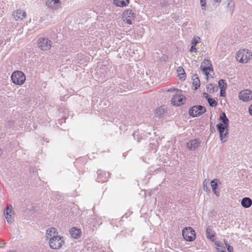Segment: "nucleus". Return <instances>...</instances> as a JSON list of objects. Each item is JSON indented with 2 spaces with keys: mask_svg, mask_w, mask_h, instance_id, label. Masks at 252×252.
Masks as SVG:
<instances>
[{
  "mask_svg": "<svg viewBox=\"0 0 252 252\" xmlns=\"http://www.w3.org/2000/svg\"><path fill=\"white\" fill-rule=\"evenodd\" d=\"M228 126H225L222 123H219L217 125V129L220 133V137H222V132L226 131V129H228Z\"/></svg>",
  "mask_w": 252,
  "mask_h": 252,
  "instance_id": "aec40b11",
  "label": "nucleus"
},
{
  "mask_svg": "<svg viewBox=\"0 0 252 252\" xmlns=\"http://www.w3.org/2000/svg\"><path fill=\"white\" fill-rule=\"evenodd\" d=\"M159 5L161 7H165L169 5V2L167 0H161Z\"/></svg>",
  "mask_w": 252,
  "mask_h": 252,
  "instance_id": "c756f323",
  "label": "nucleus"
},
{
  "mask_svg": "<svg viewBox=\"0 0 252 252\" xmlns=\"http://www.w3.org/2000/svg\"><path fill=\"white\" fill-rule=\"evenodd\" d=\"M207 101L209 105L211 107H216L218 105L217 101L214 98H208Z\"/></svg>",
  "mask_w": 252,
  "mask_h": 252,
  "instance_id": "a878e982",
  "label": "nucleus"
},
{
  "mask_svg": "<svg viewBox=\"0 0 252 252\" xmlns=\"http://www.w3.org/2000/svg\"><path fill=\"white\" fill-rule=\"evenodd\" d=\"M12 82L16 85H22L26 80V76L24 73L21 71L14 72L11 77Z\"/></svg>",
  "mask_w": 252,
  "mask_h": 252,
  "instance_id": "20e7f679",
  "label": "nucleus"
},
{
  "mask_svg": "<svg viewBox=\"0 0 252 252\" xmlns=\"http://www.w3.org/2000/svg\"><path fill=\"white\" fill-rule=\"evenodd\" d=\"M206 89L207 92L210 94L213 93L217 91V88H215L212 84H209L207 87Z\"/></svg>",
  "mask_w": 252,
  "mask_h": 252,
  "instance_id": "393cba45",
  "label": "nucleus"
},
{
  "mask_svg": "<svg viewBox=\"0 0 252 252\" xmlns=\"http://www.w3.org/2000/svg\"><path fill=\"white\" fill-rule=\"evenodd\" d=\"M217 246H218V247H220V245L218 244L217 245Z\"/></svg>",
  "mask_w": 252,
  "mask_h": 252,
  "instance_id": "37998d69",
  "label": "nucleus"
},
{
  "mask_svg": "<svg viewBox=\"0 0 252 252\" xmlns=\"http://www.w3.org/2000/svg\"><path fill=\"white\" fill-rule=\"evenodd\" d=\"M219 85L220 89H225L226 84L224 82V81L221 79L219 82Z\"/></svg>",
  "mask_w": 252,
  "mask_h": 252,
  "instance_id": "c85d7f7f",
  "label": "nucleus"
},
{
  "mask_svg": "<svg viewBox=\"0 0 252 252\" xmlns=\"http://www.w3.org/2000/svg\"><path fill=\"white\" fill-rule=\"evenodd\" d=\"M200 3L201 5L202 9H205V4H206V0H200Z\"/></svg>",
  "mask_w": 252,
  "mask_h": 252,
  "instance_id": "473e14b6",
  "label": "nucleus"
},
{
  "mask_svg": "<svg viewBox=\"0 0 252 252\" xmlns=\"http://www.w3.org/2000/svg\"><path fill=\"white\" fill-rule=\"evenodd\" d=\"M203 189L204 190H206V191H209L210 189L207 186V183H205V180L203 182Z\"/></svg>",
  "mask_w": 252,
  "mask_h": 252,
  "instance_id": "72a5a7b5",
  "label": "nucleus"
},
{
  "mask_svg": "<svg viewBox=\"0 0 252 252\" xmlns=\"http://www.w3.org/2000/svg\"><path fill=\"white\" fill-rule=\"evenodd\" d=\"M189 51L191 53L192 52H197V49L195 48V46L192 45L191 46V47L189 49Z\"/></svg>",
  "mask_w": 252,
  "mask_h": 252,
  "instance_id": "2f4dec72",
  "label": "nucleus"
},
{
  "mask_svg": "<svg viewBox=\"0 0 252 252\" xmlns=\"http://www.w3.org/2000/svg\"><path fill=\"white\" fill-rule=\"evenodd\" d=\"M38 46L41 50H49L51 47V41L46 38L41 37L38 40Z\"/></svg>",
  "mask_w": 252,
  "mask_h": 252,
  "instance_id": "9d476101",
  "label": "nucleus"
},
{
  "mask_svg": "<svg viewBox=\"0 0 252 252\" xmlns=\"http://www.w3.org/2000/svg\"><path fill=\"white\" fill-rule=\"evenodd\" d=\"M252 204V200L249 197H244L241 201L242 206L246 208H249Z\"/></svg>",
  "mask_w": 252,
  "mask_h": 252,
  "instance_id": "dca6fc26",
  "label": "nucleus"
},
{
  "mask_svg": "<svg viewBox=\"0 0 252 252\" xmlns=\"http://www.w3.org/2000/svg\"><path fill=\"white\" fill-rule=\"evenodd\" d=\"M211 65V62L208 60H204L201 63L200 69L207 77H211V74L210 73L213 72Z\"/></svg>",
  "mask_w": 252,
  "mask_h": 252,
  "instance_id": "39448f33",
  "label": "nucleus"
},
{
  "mask_svg": "<svg viewBox=\"0 0 252 252\" xmlns=\"http://www.w3.org/2000/svg\"><path fill=\"white\" fill-rule=\"evenodd\" d=\"M218 180L216 179L213 180L211 182V188H212L213 192L217 196H219L220 193L217 190V189L218 187Z\"/></svg>",
  "mask_w": 252,
  "mask_h": 252,
  "instance_id": "f3484780",
  "label": "nucleus"
},
{
  "mask_svg": "<svg viewBox=\"0 0 252 252\" xmlns=\"http://www.w3.org/2000/svg\"><path fill=\"white\" fill-rule=\"evenodd\" d=\"M252 57V53L249 50L241 49L237 52L236 59L239 63H246L251 60Z\"/></svg>",
  "mask_w": 252,
  "mask_h": 252,
  "instance_id": "f03ea898",
  "label": "nucleus"
},
{
  "mask_svg": "<svg viewBox=\"0 0 252 252\" xmlns=\"http://www.w3.org/2000/svg\"><path fill=\"white\" fill-rule=\"evenodd\" d=\"M177 72L178 77L182 79H185L186 77V73L184 69L182 67H179L177 68Z\"/></svg>",
  "mask_w": 252,
  "mask_h": 252,
  "instance_id": "5701e85b",
  "label": "nucleus"
},
{
  "mask_svg": "<svg viewBox=\"0 0 252 252\" xmlns=\"http://www.w3.org/2000/svg\"><path fill=\"white\" fill-rule=\"evenodd\" d=\"M239 98L243 101H248L252 99V92L249 90L241 91L239 94Z\"/></svg>",
  "mask_w": 252,
  "mask_h": 252,
  "instance_id": "9b49d317",
  "label": "nucleus"
},
{
  "mask_svg": "<svg viewBox=\"0 0 252 252\" xmlns=\"http://www.w3.org/2000/svg\"><path fill=\"white\" fill-rule=\"evenodd\" d=\"M215 236V233L212 228L209 226L206 229V236L207 238L213 240Z\"/></svg>",
  "mask_w": 252,
  "mask_h": 252,
  "instance_id": "4be33fe9",
  "label": "nucleus"
},
{
  "mask_svg": "<svg viewBox=\"0 0 252 252\" xmlns=\"http://www.w3.org/2000/svg\"><path fill=\"white\" fill-rule=\"evenodd\" d=\"M136 15V12L135 10L127 9L123 13L122 17L124 21L128 24L131 25L135 20Z\"/></svg>",
  "mask_w": 252,
  "mask_h": 252,
  "instance_id": "7ed1b4c3",
  "label": "nucleus"
},
{
  "mask_svg": "<svg viewBox=\"0 0 252 252\" xmlns=\"http://www.w3.org/2000/svg\"><path fill=\"white\" fill-rule=\"evenodd\" d=\"M227 7L229 9V10L232 12L233 11L234 8V3L231 0H228Z\"/></svg>",
  "mask_w": 252,
  "mask_h": 252,
  "instance_id": "bb28decb",
  "label": "nucleus"
},
{
  "mask_svg": "<svg viewBox=\"0 0 252 252\" xmlns=\"http://www.w3.org/2000/svg\"><path fill=\"white\" fill-rule=\"evenodd\" d=\"M203 96L205 97L207 100L208 99V98H210L208 94L206 93H203Z\"/></svg>",
  "mask_w": 252,
  "mask_h": 252,
  "instance_id": "c9c22d12",
  "label": "nucleus"
},
{
  "mask_svg": "<svg viewBox=\"0 0 252 252\" xmlns=\"http://www.w3.org/2000/svg\"><path fill=\"white\" fill-rule=\"evenodd\" d=\"M228 133V129L226 130V131L222 132V137H220V140L222 142L226 141L227 138V135Z\"/></svg>",
  "mask_w": 252,
  "mask_h": 252,
  "instance_id": "cd10ccee",
  "label": "nucleus"
},
{
  "mask_svg": "<svg viewBox=\"0 0 252 252\" xmlns=\"http://www.w3.org/2000/svg\"><path fill=\"white\" fill-rule=\"evenodd\" d=\"M221 252H225V251H222Z\"/></svg>",
  "mask_w": 252,
  "mask_h": 252,
  "instance_id": "c03bdc74",
  "label": "nucleus"
},
{
  "mask_svg": "<svg viewBox=\"0 0 252 252\" xmlns=\"http://www.w3.org/2000/svg\"><path fill=\"white\" fill-rule=\"evenodd\" d=\"M249 111L250 114L252 116V104L249 107Z\"/></svg>",
  "mask_w": 252,
  "mask_h": 252,
  "instance_id": "e433bc0d",
  "label": "nucleus"
},
{
  "mask_svg": "<svg viewBox=\"0 0 252 252\" xmlns=\"http://www.w3.org/2000/svg\"><path fill=\"white\" fill-rule=\"evenodd\" d=\"M199 145L200 142L197 139L191 140L187 143L188 147L190 150H194L199 146Z\"/></svg>",
  "mask_w": 252,
  "mask_h": 252,
  "instance_id": "4468645a",
  "label": "nucleus"
},
{
  "mask_svg": "<svg viewBox=\"0 0 252 252\" xmlns=\"http://www.w3.org/2000/svg\"><path fill=\"white\" fill-rule=\"evenodd\" d=\"M45 3L50 9L55 10L59 8L62 2L60 0H47Z\"/></svg>",
  "mask_w": 252,
  "mask_h": 252,
  "instance_id": "f8f14e48",
  "label": "nucleus"
},
{
  "mask_svg": "<svg viewBox=\"0 0 252 252\" xmlns=\"http://www.w3.org/2000/svg\"><path fill=\"white\" fill-rule=\"evenodd\" d=\"M3 214L8 223L11 224L13 222L14 220V213L12 210V206H7L3 212Z\"/></svg>",
  "mask_w": 252,
  "mask_h": 252,
  "instance_id": "1a4fd4ad",
  "label": "nucleus"
},
{
  "mask_svg": "<svg viewBox=\"0 0 252 252\" xmlns=\"http://www.w3.org/2000/svg\"><path fill=\"white\" fill-rule=\"evenodd\" d=\"M200 38L199 37H194L193 40L192 41L191 44L192 45L196 46V45L200 41Z\"/></svg>",
  "mask_w": 252,
  "mask_h": 252,
  "instance_id": "7c9ffc66",
  "label": "nucleus"
},
{
  "mask_svg": "<svg viewBox=\"0 0 252 252\" xmlns=\"http://www.w3.org/2000/svg\"><path fill=\"white\" fill-rule=\"evenodd\" d=\"M71 236L75 239H77L81 236V231L79 229L73 227L70 229L69 231Z\"/></svg>",
  "mask_w": 252,
  "mask_h": 252,
  "instance_id": "2eb2a0df",
  "label": "nucleus"
},
{
  "mask_svg": "<svg viewBox=\"0 0 252 252\" xmlns=\"http://www.w3.org/2000/svg\"><path fill=\"white\" fill-rule=\"evenodd\" d=\"M181 93V91H178L177 93L173 95L171 99V103L173 105L179 106L185 103V97Z\"/></svg>",
  "mask_w": 252,
  "mask_h": 252,
  "instance_id": "6e6552de",
  "label": "nucleus"
},
{
  "mask_svg": "<svg viewBox=\"0 0 252 252\" xmlns=\"http://www.w3.org/2000/svg\"><path fill=\"white\" fill-rule=\"evenodd\" d=\"M225 245L227 247V249L228 252H233V248L228 245L226 243H225Z\"/></svg>",
  "mask_w": 252,
  "mask_h": 252,
  "instance_id": "f704fd0d",
  "label": "nucleus"
},
{
  "mask_svg": "<svg viewBox=\"0 0 252 252\" xmlns=\"http://www.w3.org/2000/svg\"><path fill=\"white\" fill-rule=\"evenodd\" d=\"M214 0L217 2H220L221 1V0Z\"/></svg>",
  "mask_w": 252,
  "mask_h": 252,
  "instance_id": "58836bf2",
  "label": "nucleus"
},
{
  "mask_svg": "<svg viewBox=\"0 0 252 252\" xmlns=\"http://www.w3.org/2000/svg\"><path fill=\"white\" fill-rule=\"evenodd\" d=\"M165 112V109L163 106L158 107L155 111V114L157 117H162Z\"/></svg>",
  "mask_w": 252,
  "mask_h": 252,
  "instance_id": "412c9836",
  "label": "nucleus"
},
{
  "mask_svg": "<svg viewBox=\"0 0 252 252\" xmlns=\"http://www.w3.org/2000/svg\"><path fill=\"white\" fill-rule=\"evenodd\" d=\"M192 79L193 80V86L194 87V90H196L200 86V80L197 74H194L192 77Z\"/></svg>",
  "mask_w": 252,
  "mask_h": 252,
  "instance_id": "6ab92c4d",
  "label": "nucleus"
},
{
  "mask_svg": "<svg viewBox=\"0 0 252 252\" xmlns=\"http://www.w3.org/2000/svg\"><path fill=\"white\" fill-rule=\"evenodd\" d=\"M2 154V150L1 149H0V156H1Z\"/></svg>",
  "mask_w": 252,
  "mask_h": 252,
  "instance_id": "ea45409f",
  "label": "nucleus"
},
{
  "mask_svg": "<svg viewBox=\"0 0 252 252\" xmlns=\"http://www.w3.org/2000/svg\"><path fill=\"white\" fill-rule=\"evenodd\" d=\"M220 117V120L223 123L222 124L224 125L225 126H228L229 120L227 118L225 113H222Z\"/></svg>",
  "mask_w": 252,
  "mask_h": 252,
  "instance_id": "b1692460",
  "label": "nucleus"
},
{
  "mask_svg": "<svg viewBox=\"0 0 252 252\" xmlns=\"http://www.w3.org/2000/svg\"><path fill=\"white\" fill-rule=\"evenodd\" d=\"M114 4L118 7L126 6L129 3V0H113Z\"/></svg>",
  "mask_w": 252,
  "mask_h": 252,
  "instance_id": "a211bd4d",
  "label": "nucleus"
},
{
  "mask_svg": "<svg viewBox=\"0 0 252 252\" xmlns=\"http://www.w3.org/2000/svg\"><path fill=\"white\" fill-rule=\"evenodd\" d=\"M182 235L188 241H192L195 239V231L191 227L185 228L182 231Z\"/></svg>",
  "mask_w": 252,
  "mask_h": 252,
  "instance_id": "423d86ee",
  "label": "nucleus"
},
{
  "mask_svg": "<svg viewBox=\"0 0 252 252\" xmlns=\"http://www.w3.org/2000/svg\"><path fill=\"white\" fill-rule=\"evenodd\" d=\"M206 112L205 107L201 105H196L192 107L189 110V113L190 116L193 117L202 115Z\"/></svg>",
  "mask_w": 252,
  "mask_h": 252,
  "instance_id": "0eeeda50",
  "label": "nucleus"
},
{
  "mask_svg": "<svg viewBox=\"0 0 252 252\" xmlns=\"http://www.w3.org/2000/svg\"><path fill=\"white\" fill-rule=\"evenodd\" d=\"M5 244V243H4L3 246L2 245L0 246V248H3Z\"/></svg>",
  "mask_w": 252,
  "mask_h": 252,
  "instance_id": "a19ab883",
  "label": "nucleus"
},
{
  "mask_svg": "<svg viewBox=\"0 0 252 252\" xmlns=\"http://www.w3.org/2000/svg\"><path fill=\"white\" fill-rule=\"evenodd\" d=\"M13 16L16 21H21L25 18L26 13L23 10L18 9L13 12Z\"/></svg>",
  "mask_w": 252,
  "mask_h": 252,
  "instance_id": "ddd939ff",
  "label": "nucleus"
},
{
  "mask_svg": "<svg viewBox=\"0 0 252 252\" xmlns=\"http://www.w3.org/2000/svg\"><path fill=\"white\" fill-rule=\"evenodd\" d=\"M58 233L55 228H50L47 230L46 237L49 239L50 247L52 249H59L64 243L63 238Z\"/></svg>",
  "mask_w": 252,
  "mask_h": 252,
  "instance_id": "f257e3e1",
  "label": "nucleus"
},
{
  "mask_svg": "<svg viewBox=\"0 0 252 252\" xmlns=\"http://www.w3.org/2000/svg\"><path fill=\"white\" fill-rule=\"evenodd\" d=\"M224 94H225V92H223V89H220V95L221 96H224Z\"/></svg>",
  "mask_w": 252,
  "mask_h": 252,
  "instance_id": "4c0bfd02",
  "label": "nucleus"
},
{
  "mask_svg": "<svg viewBox=\"0 0 252 252\" xmlns=\"http://www.w3.org/2000/svg\"><path fill=\"white\" fill-rule=\"evenodd\" d=\"M7 252H15V251H13V250H10V251H8Z\"/></svg>",
  "mask_w": 252,
  "mask_h": 252,
  "instance_id": "79ce46f5",
  "label": "nucleus"
}]
</instances>
